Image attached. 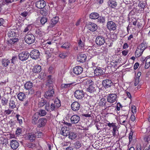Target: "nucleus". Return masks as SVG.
I'll return each mask as SVG.
<instances>
[{
  "label": "nucleus",
  "mask_w": 150,
  "mask_h": 150,
  "mask_svg": "<svg viewBox=\"0 0 150 150\" xmlns=\"http://www.w3.org/2000/svg\"><path fill=\"white\" fill-rule=\"evenodd\" d=\"M25 42L28 44H30L35 41V38L34 36L30 33L27 34L25 37Z\"/></svg>",
  "instance_id": "1"
},
{
  "label": "nucleus",
  "mask_w": 150,
  "mask_h": 150,
  "mask_svg": "<svg viewBox=\"0 0 150 150\" xmlns=\"http://www.w3.org/2000/svg\"><path fill=\"white\" fill-rule=\"evenodd\" d=\"M93 82L92 80L87 81V83H91V84L89 85V87L87 88V90L88 92L90 93H94L95 92L98 87L92 83Z\"/></svg>",
  "instance_id": "2"
},
{
  "label": "nucleus",
  "mask_w": 150,
  "mask_h": 150,
  "mask_svg": "<svg viewBox=\"0 0 150 150\" xmlns=\"http://www.w3.org/2000/svg\"><path fill=\"white\" fill-rule=\"evenodd\" d=\"M54 94V91L53 87L50 86L48 88V91H47L44 95L45 98L47 99H50L51 97L53 96Z\"/></svg>",
  "instance_id": "3"
},
{
  "label": "nucleus",
  "mask_w": 150,
  "mask_h": 150,
  "mask_svg": "<svg viewBox=\"0 0 150 150\" xmlns=\"http://www.w3.org/2000/svg\"><path fill=\"white\" fill-rule=\"evenodd\" d=\"M40 53L38 50H34L30 52V55L33 59H36L40 58Z\"/></svg>",
  "instance_id": "4"
},
{
  "label": "nucleus",
  "mask_w": 150,
  "mask_h": 150,
  "mask_svg": "<svg viewBox=\"0 0 150 150\" xmlns=\"http://www.w3.org/2000/svg\"><path fill=\"white\" fill-rule=\"evenodd\" d=\"M30 54L27 52H22L18 54L19 59L22 61L27 60L29 57Z\"/></svg>",
  "instance_id": "5"
},
{
  "label": "nucleus",
  "mask_w": 150,
  "mask_h": 150,
  "mask_svg": "<svg viewBox=\"0 0 150 150\" xmlns=\"http://www.w3.org/2000/svg\"><path fill=\"white\" fill-rule=\"evenodd\" d=\"M117 97L116 94L114 93L110 94L107 97V101L110 103H113L116 101Z\"/></svg>",
  "instance_id": "6"
},
{
  "label": "nucleus",
  "mask_w": 150,
  "mask_h": 150,
  "mask_svg": "<svg viewBox=\"0 0 150 150\" xmlns=\"http://www.w3.org/2000/svg\"><path fill=\"white\" fill-rule=\"evenodd\" d=\"M107 27L108 29L110 31L114 30L116 29L115 23L112 21H108L107 23Z\"/></svg>",
  "instance_id": "7"
},
{
  "label": "nucleus",
  "mask_w": 150,
  "mask_h": 150,
  "mask_svg": "<svg viewBox=\"0 0 150 150\" xmlns=\"http://www.w3.org/2000/svg\"><path fill=\"white\" fill-rule=\"evenodd\" d=\"M74 95L77 99H81L84 96L83 91L82 90H76L74 93Z\"/></svg>",
  "instance_id": "8"
},
{
  "label": "nucleus",
  "mask_w": 150,
  "mask_h": 150,
  "mask_svg": "<svg viewBox=\"0 0 150 150\" xmlns=\"http://www.w3.org/2000/svg\"><path fill=\"white\" fill-rule=\"evenodd\" d=\"M96 43L99 45H101L104 44L105 42L104 38L102 36H98L96 40Z\"/></svg>",
  "instance_id": "9"
},
{
  "label": "nucleus",
  "mask_w": 150,
  "mask_h": 150,
  "mask_svg": "<svg viewBox=\"0 0 150 150\" xmlns=\"http://www.w3.org/2000/svg\"><path fill=\"white\" fill-rule=\"evenodd\" d=\"M46 3L43 0H40L36 2L35 6L38 8L42 9L45 7Z\"/></svg>",
  "instance_id": "10"
},
{
  "label": "nucleus",
  "mask_w": 150,
  "mask_h": 150,
  "mask_svg": "<svg viewBox=\"0 0 150 150\" xmlns=\"http://www.w3.org/2000/svg\"><path fill=\"white\" fill-rule=\"evenodd\" d=\"M102 84L103 86L105 88H107L111 86V85L112 84V83L110 80L106 79L103 81Z\"/></svg>",
  "instance_id": "11"
},
{
  "label": "nucleus",
  "mask_w": 150,
  "mask_h": 150,
  "mask_svg": "<svg viewBox=\"0 0 150 150\" xmlns=\"http://www.w3.org/2000/svg\"><path fill=\"white\" fill-rule=\"evenodd\" d=\"M54 81L53 78H52L51 75H49L47 77V80L46 81V86H48L49 88H50V86L53 87Z\"/></svg>",
  "instance_id": "12"
},
{
  "label": "nucleus",
  "mask_w": 150,
  "mask_h": 150,
  "mask_svg": "<svg viewBox=\"0 0 150 150\" xmlns=\"http://www.w3.org/2000/svg\"><path fill=\"white\" fill-rule=\"evenodd\" d=\"M83 71V68L80 66H77L74 68L73 72L76 75H79L81 74Z\"/></svg>",
  "instance_id": "13"
},
{
  "label": "nucleus",
  "mask_w": 150,
  "mask_h": 150,
  "mask_svg": "<svg viewBox=\"0 0 150 150\" xmlns=\"http://www.w3.org/2000/svg\"><path fill=\"white\" fill-rule=\"evenodd\" d=\"M71 108L74 111L78 110L80 108V105L79 103L76 101L73 102L71 105Z\"/></svg>",
  "instance_id": "14"
},
{
  "label": "nucleus",
  "mask_w": 150,
  "mask_h": 150,
  "mask_svg": "<svg viewBox=\"0 0 150 150\" xmlns=\"http://www.w3.org/2000/svg\"><path fill=\"white\" fill-rule=\"evenodd\" d=\"M80 119V117L79 116L74 115L71 118V122L72 124H76L79 121Z\"/></svg>",
  "instance_id": "15"
},
{
  "label": "nucleus",
  "mask_w": 150,
  "mask_h": 150,
  "mask_svg": "<svg viewBox=\"0 0 150 150\" xmlns=\"http://www.w3.org/2000/svg\"><path fill=\"white\" fill-rule=\"evenodd\" d=\"M11 147L13 150L16 149L19 146V144L15 140H12L10 143Z\"/></svg>",
  "instance_id": "16"
},
{
  "label": "nucleus",
  "mask_w": 150,
  "mask_h": 150,
  "mask_svg": "<svg viewBox=\"0 0 150 150\" xmlns=\"http://www.w3.org/2000/svg\"><path fill=\"white\" fill-rule=\"evenodd\" d=\"M33 83L30 81L27 82L24 84L25 88L28 90H31L33 93L34 92V90H32V88L33 87Z\"/></svg>",
  "instance_id": "17"
},
{
  "label": "nucleus",
  "mask_w": 150,
  "mask_h": 150,
  "mask_svg": "<svg viewBox=\"0 0 150 150\" xmlns=\"http://www.w3.org/2000/svg\"><path fill=\"white\" fill-rule=\"evenodd\" d=\"M86 56L85 54H80L78 57L77 60L80 62H83L86 61Z\"/></svg>",
  "instance_id": "18"
},
{
  "label": "nucleus",
  "mask_w": 150,
  "mask_h": 150,
  "mask_svg": "<svg viewBox=\"0 0 150 150\" xmlns=\"http://www.w3.org/2000/svg\"><path fill=\"white\" fill-rule=\"evenodd\" d=\"M88 25V28L91 31L93 32L97 30L98 27L95 24L93 23H90Z\"/></svg>",
  "instance_id": "19"
},
{
  "label": "nucleus",
  "mask_w": 150,
  "mask_h": 150,
  "mask_svg": "<svg viewBox=\"0 0 150 150\" xmlns=\"http://www.w3.org/2000/svg\"><path fill=\"white\" fill-rule=\"evenodd\" d=\"M127 117L128 116L127 114H125L124 115H120V122H122V123H120L121 124L125 125L124 124L125 122V121L127 119Z\"/></svg>",
  "instance_id": "20"
},
{
  "label": "nucleus",
  "mask_w": 150,
  "mask_h": 150,
  "mask_svg": "<svg viewBox=\"0 0 150 150\" xmlns=\"http://www.w3.org/2000/svg\"><path fill=\"white\" fill-rule=\"evenodd\" d=\"M69 131L67 129V128L66 127H63L61 129V134L62 135L64 136H68Z\"/></svg>",
  "instance_id": "21"
},
{
  "label": "nucleus",
  "mask_w": 150,
  "mask_h": 150,
  "mask_svg": "<svg viewBox=\"0 0 150 150\" xmlns=\"http://www.w3.org/2000/svg\"><path fill=\"white\" fill-rule=\"evenodd\" d=\"M108 4L109 7L112 8H115L117 6V2L115 0H108Z\"/></svg>",
  "instance_id": "22"
},
{
  "label": "nucleus",
  "mask_w": 150,
  "mask_h": 150,
  "mask_svg": "<svg viewBox=\"0 0 150 150\" xmlns=\"http://www.w3.org/2000/svg\"><path fill=\"white\" fill-rule=\"evenodd\" d=\"M59 20L58 18L55 17L53 18L51 20L50 22V27H53L57 23Z\"/></svg>",
  "instance_id": "23"
},
{
  "label": "nucleus",
  "mask_w": 150,
  "mask_h": 150,
  "mask_svg": "<svg viewBox=\"0 0 150 150\" xmlns=\"http://www.w3.org/2000/svg\"><path fill=\"white\" fill-rule=\"evenodd\" d=\"M42 68L39 65H36L33 68L32 71L34 73H38L41 71Z\"/></svg>",
  "instance_id": "24"
},
{
  "label": "nucleus",
  "mask_w": 150,
  "mask_h": 150,
  "mask_svg": "<svg viewBox=\"0 0 150 150\" xmlns=\"http://www.w3.org/2000/svg\"><path fill=\"white\" fill-rule=\"evenodd\" d=\"M104 73V72L100 68H96L94 71V73L96 76L103 74Z\"/></svg>",
  "instance_id": "25"
},
{
  "label": "nucleus",
  "mask_w": 150,
  "mask_h": 150,
  "mask_svg": "<svg viewBox=\"0 0 150 150\" xmlns=\"http://www.w3.org/2000/svg\"><path fill=\"white\" fill-rule=\"evenodd\" d=\"M47 120L45 118H40L38 120L39 125L38 127H42L44 126Z\"/></svg>",
  "instance_id": "26"
},
{
  "label": "nucleus",
  "mask_w": 150,
  "mask_h": 150,
  "mask_svg": "<svg viewBox=\"0 0 150 150\" xmlns=\"http://www.w3.org/2000/svg\"><path fill=\"white\" fill-rule=\"evenodd\" d=\"M40 14L43 16H47L48 13V10L47 7H45L41 9L40 11Z\"/></svg>",
  "instance_id": "27"
},
{
  "label": "nucleus",
  "mask_w": 150,
  "mask_h": 150,
  "mask_svg": "<svg viewBox=\"0 0 150 150\" xmlns=\"http://www.w3.org/2000/svg\"><path fill=\"white\" fill-rule=\"evenodd\" d=\"M99 17V14L96 12H93L91 13L89 15L90 18L92 19H97Z\"/></svg>",
  "instance_id": "28"
},
{
  "label": "nucleus",
  "mask_w": 150,
  "mask_h": 150,
  "mask_svg": "<svg viewBox=\"0 0 150 150\" xmlns=\"http://www.w3.org/2000/svg\"><path fill=\"white\" fill-rule=\"evenodd\" d=\"M68 136L69 138L72 140L75 139L77 136V134L75 132H70Z\"/></svg>",
  "instance_id": "29"
},
{
  "label": "nucleus",
  "mask_w": 150,
  "mask_h": 150,
  "mask_svg": "<svg viewBox=\"0 0 150 150\" xmlns=\"http://www.w3.org/2000/svg\"><path fill=\"white\" fill-rule=\"evenodd\" d=\"M1 63L2 65L5 67H7L10 63V61L8 59H4L2 60Z\"/></svg>",
  "instance_id": "30"
},
{
  "label": "nucleus",
  "mask_w": 150,
  "mask_h": 150,
  "mask_svg": "<svg viewBox=\"0 0 150 150\" xmlns=\"http://www.w3.org/2000/svg\"><path fill=\"white\" fill-rule=\"evenodd\" d=\"M144 51L142 50H140L138 47L136 50L135 51V56L136 57H140L143 53Z\"/></svg>",
  "instance_id": "31"
},
{
  "label": "nucleus",
  "mask_w": 150,
  "mask_h": 150,
  "mask_svg": "<svg viewBox=\"0 0 150 150\" xmlns=\"http://www.w3.org/2000/svg\"><path fill=\"white\" fill-rule=\"evenodd\" d=\"M97 19V22L99 23L103 24L105 23V17L99 16Z\"/></svg>",
  "instance_id": "32"
},
{
  "label": "nucleus",
  "mask_w": 150,
  "mask_h": 150,
  "mask_svg": "<svg viewBox=\"0 0 150 150\" xmlns=\"http://www.w3.org/2000/svg\"><path fill=\"white\" fill-rule=\"evenodd\" d=\"M38 116L37 113L35 114L32 117V123L34 124H36L37 120L38 119Z\"/></svg>",
  "instance_id": "33"
},
{
  "label": "nucleus",
  "mask_w": 150,
  "mask_h": 150,
  "mask_svg": "<svg viewBox=\"0 0 150 150\" xmlns=\"http://www.w3.org/2000/svg\"><path fill=\"white\" fill-rule=\"evenodd\" d=\"M16 34L15 32L13 31L9 30L7 33V35L9 38H11L15 37Z\"/></svg>",
  "instance_id": "34"
},
{
  "label": "nucleus",
  "mask_w": 150,
  "mask_h": 150,
  "mask_svg": "<svg viewBox=\"0 0 150 150\" xmlns=\"http://www.w3.org/2000/svg\"><path fill=\"white\" fill-rule=\"evenodd\" d=\"M18 98L20 100H23L25 97V94L22 92L19 93L17 95Z\"/></svg>",
  "instance_id": "35"
},
{
  "label": "nucleus",
  "mask_w": 150,
  "mask_h": 150,
  "mask_svg": "<svg viewBox=\"0 0 150 150\" xmlns=\"http://www.w3.org/2000/svg\"><path fill=\"white\" fill-rule=\"evenodd\" d=\"M38 115L40 116H43L47 114V112L44 110L40 109L39 111L36 113Z\"/></svg>",
  "instance_id": "36"
},
{
  "label": "nucleus",
  "mask_w": 150,
  "mask_h": 150,
  "mask_svg": "<svg viewBox=\"0 0 150 150\" xmlns=\"http://www.w3.org/2000/svg\"><path fill=\"white\" fill-rule=\"evenodd\" d=\"M78 45L79 47L82 49L83 48L84 46V40L83 39L81 40L80 39L78 41Z\"/></svg>",
  "instance_id": "37"
},
{
  "label": "nucleus",
  "mask_w": 150,
  "mask_h": 150,
  "mask_svg": "<svg viewBox=\"0 0 150 150\" xmlns=\"http://www.w3.org/2000/svg\"><path fill=\"white\" fill-rule=\"evenodd\" d=\"M73 83H70L67 84L63 83L61 85V87L62 88H67L71 87V85Z\"/></svg>",
  "instance_id": "38"
},
{
  "label": "nucleus",
  "mask_w": 150,
  "mask_h": 150,
  "mask_svg": "<svg viewBox=\"0 0 150 150\" xmlns=\"http://www.w3.org/2000/svg\"><path fill=\"white\" fill-rule=\"evenodd\" d=\"M28 137L30 140L31 141H33L35 139L36 137L35 134L30 133Z\"/></svg>",
  "instance_id": "39"
},
{
  "label": "nucleus",
  "mask_w": 150,
  "mask_h": 150,
  "mask_svg": "<svg viewBox=\"0 0 150 150\" xmlns=\"http://www.w3.org/2000/svg\"><path fill=\"white\" fill-rule=\"evenodd\" d=\"M150 66V57L146 59V63L145 66V68L146 69H148Z\"/></svg>",
  "instance_id": "40"
},
{
  "label": "nucleus",
  "mask_w": 150,
  "mask_h": 150,
  "mask_svg": "<svg viewBox=\"0 0 150 150\" xmlns=\"http://www.w3.org/2000/svg\"><path fill=\"white\" fill-rule=\"evenodd\" d=\"M9 107L12 109H14L16 107L15 102L13 100L11 99L10 101Z\"/></svg>",
  "instance_id": "41"
},
{
  "label": "nucleus",
  "mask_w": 150,
  "mask_h": 150,
  "mask_svg": "<svg viewBox=\"0 0 150 150\" xmlns=\"http://www.w3.org/2000/svg\"><path fill=\"white\" fill-rule=\"evenodd\" d=\"M1 102L2 105L5 106L7 105L8 102V100L4 97H2L1 99Z\"/></svg>",
  "instance_id": "42"
},
{
  "label": "nucleus",
  "mask_w": 150,
  "mask_h": 150,
  "mask_svg": "<svg viewBox=\"0 0 150 150\" xmlns=\"http://www.w3.org/2000/svg\"><path fill=\"white\" fill-rule=\"evenodd\" d=\"M68 55V53L67 52H63L60 54L59 55V57L62 59H64L66 58Z\"/></svg>",
  "instance_id": "43"
},
{
  "label": "nucleus",
  "mask_w": 150,
  "mask_h": 150,
  "mask_svg": "<svg viewBox=\"0 0 150 150\" xmlns=\"http://www.w3.org/2000/svg\"><path fill=\"white\" fill-rule=\"evenodd\" d=\"M47 101L44 99L41 100L39 103V105L40 107H42L44 106L46 104Z\"/></svg>",
  "instance_id": "44"
},
{
  "label": "nucleus",
  "mask_w": 150,
  "mask_h": 150,
  "mask_svg": "<svg viewBox=\"0 0 150 150\" xmlns=\"http://www.w3.org/2000/svg\"><path fill=\"white\" fill-rule=\"evenodd\" d=\"M146 3L145 1L143 2L142 3H139L138 5V6L144 9L145 7L146 6Z\"/></svg>",
  "instance_id": "45"
},
{
  "label": "nucleus",
  "mask_w": 150,
  "mask_h": 150,
  "mask_svg": "<svg viewBox=\"0 0 150 150\" xmlns=\"http://www.w3.org/2000/svg\"><path fill=\"white\" fill-rule=\"evenodd\" d=\"M106 103V100L104 98H102L99 102V105L104 106L105 105Z\"/></svg>",
  "instance_id": "46"
},
{
  "label": "nucleus",
  "mask_w": 150,
  "mask_h": 150,
  "mask_svg": "<svg viewBox=\"0 0 150 150\" xmlns=\"http://www.w3.org/2000/svg\"><path fill=\"white\" fill-rule=\"evenodd\" d=\"M47 19L46 17H42L40 20V23L41 24L44 25L47 21Z\"/></svg>",
  "instance_id": "47"
},
{
  "label": "nucleus",
  "mask_w": 150,
  "mask_h": 150,
  "mask_svg": "<svg viewBox=\"0 0 150 150\" xmlns=\"http://www.w3.org/2000/svg\"><path fill=\"white\" fill-rule=\"evenodd\" d=\"M53 103L56 105V107H57V108L60 107L61 105L60 100L58 99L55 100Z\"/></svg>",
  "instance_id": "48"
},
{
  "label": "nucleus",
  "mask_w": 150,
  "mask_h": 150,
  "mask_svg": "<svg viewBox=\"0 0 150 150\" xmlns=\"http://www.w3.org/2000/svg\"><path fill=\"white\" fill-rule=\"evenodd\" d=\"M45 54L46 55V57L47 59H48L51 57V52H50L49 51H46L45 52Z\"/></svg>",
  "instance_id": "49"
},
{
  "label": "nucleus",
  "mask_w": 150,
  "mask_h": 150,
  "mask_svg": "<svg viewBox=\"0 0 150 150\" xmlns=\"http://www.w3.org/2000/svg\"><path fill=\"white\" fill-rule=\"evenodd\" d=\"M70 46V44L68 42H67L64 43L61 46V47L65 49H67L69 48Z\"/></svg>",
  "instance_id": "50"
},
{
  "label": "nucleus",
  "mask_w": 150,
  "mask_h": 150,
  "mask_svg": "<svg viewBox=\"0 0 150 150\" xmlns=\"http://www.w3.org/2000/svg\"><path fill=\"white\" fill-rule=\"evenodd\" d=\"M138 47L140 50H142L143 51L146 48L145 44L143 42L140 44Z\"/></svg>",
  "instance_id": "51"
},
{
  "label": "nucleus",
  "mask_w": 150,
  "mask_h": 150,
  "mask_svg": "<svg viewBox=\"0 0 150 150\" xmlns=\"http://www.w3.org/2000/svg\"><path fill=\"white\" fill-rule=\"evenodd\" d=\"M16 118L17 119V120L19 122L20 124H21L22 123V120L21 119L22 118L19 115H17L16 116Z\"/></svg>",
  "instance_id": "52"
},
{
  "label": "nucleus",
  "mask_w": 150,
  "mask_h": 150,
  "mask_svg": "<svg viewBox=\"0 0 150 150\" xmlns=\"http://www.w3.org/2000/svg\"><path fill=\"white\" fill-rule=\"evenodd\" d=\"M53 103H52L50 105V110L51 111L56 110L58 108Z\"/></svg>",
  "instance_id": "53"
},
{
  "label": "nucleus",
  "mask_w": 150,
  "mask_h": 150,
  "mask_svg": "<svg viewBox=\"0 0 150 150\" xmlns=\"http://www.w3.org/2000/svg\"><path fill=\"white\" fill-rule=\"evenodd\" d=\"M45 109L48 112H50V104L49 103H47L45 104Z\"/></svg>",
  "instance_id": "54"
},
{
  "label": "nucleus",
  "mask_w": 150,
  "mask_h": 150,
  "mask_svg": "<svg viewBox=\"0 0 150 150\" xmlns=\"http://www.w3.org/2000/svg\"><path fill=\"white\" fill-rule=\"evenodd\" d=\"M36 137L38 138H41L43 136V133L40 132H38L35 133Z\"/></svg>",
  "instance_id": "55"
},
{
  "label": "nucleus",
  "mask_w": 150,
  "mask_h": 150,
  "mask_svg": "<svg viewBox=\"0 0 150 150\" xmlns=\"http://www.w3.org/2000/svg\"><path fill=\"white\" fill-rule=\"evenodd\" d=\"M74 145L76 149L79 148L81 146V143L79 141H77L75 143Z\"/></svg>",
  "instance_id": "56"
},
{
  "label": "nucleus",
  "mask_w": 150,
  "mask_h": 150,
  "mask_svg": "<svg viewBox=\"0 0 150 150\" xmlns=\"http://www.w3.org/2000/svg\"><path fill=\"white\" fill-rule=\"evenodd\" d=\"M22 132V129L20 128H19V127H18L17 129V130L16 131V134L17 135H19L21 134Z\"/></svg>",
  "instance_id": "57"
},
{
  "label": "nucleus",
  "mask_w": 150,
  "mask_h": 150,
  "mask_svg": "<svg viewBox=\"0 0 150 150\" xmlns=\"http://www.w3.org/2000/svg\"><path fill=\"white\" fill-rule=\"evenodd\" d=\"M4 3L7 5L13 2L14 0H4Z\"/></svg>",
  "instance_id": "58"
},
{
  "label": "nucleus",
  "mask_w": 150,
  "mask_h": 150,
  "mask_svg": "<svg viewBox=\"0 0 150 150\" xmlns=\"http://www.w3.org/2000/svg\"><path fill=\"white\" fill-rule=\"evenodd\" d=\"M139 81V77H136L135 80V81L134 82V85L135 86H137Z\"/></svg>",
  "instance_id": "59"
},
{
  "label": "nucleus",
  "mask_w": 150,
  "mask_h": 150,
  "mask_svg": "<svg viewBox=\"0 0 150 150\" xmlns=\"http://www.w3.org/2000/svg\"><path fill=\"white\" fill-rule=\"evenodd\" d=\"M131 110L132 113L134 114L136 112V108L134 106H132L131 107Z\"/></svg>",
  "instance_id": "60"
},
{
  "label": "nucleus",
  "mask_w": 150,
  "mask_h": 150,
  "mask_svg": "<svg viewBox=\"0 0 150 150\" xmlns=\"http://www.w3.org/2000/svg\"><path fill=\"white\" fill-rule=\"evenodd\" d=\"M122 107V105L120 103H118L117 104L116 106V109L117 110H120V107Z\"/></svg>",
  "instance_id": "61"
},
{
  "label": "nucleus",
  "mask_w": 150,
  "mask_h": 150,
  "mask_svg": "<svg viewBox=\"0 0 150 150\" xmlns=\"http://www.w3.org/2000/svg\"><path fill=\"white\" fill-rule=\"evenodd\" d=\"M29 100H25L23 103L24 106H28L29 105Z\"/></svg>",
  "instance_id": "62"
},
{
  "label": "nucleus",
  "mask_w": 150,
  "mask_h": 150,
  "mask_svg": "<svg viewBox=\"0 0 150 150\" xmlns=\"http://www.w3.org/2000/svg\"><path fill=\"white\" fill-rule=\"evenodd\" d=\"M28 14V13L27 12L24 11L22 13L21 15L23 17H25Z\"/></svg>",
  "instance_id": "63"
},
{
  "label": "nucleus",
  "mask_w": 150,
  "mask_h": 150,
  "mask_svg": "<svg viewBox=\"0 0 150 150\" xmlns=\"http://www.w3.org/2000/svg\"><path fill=\"white\" fill-rule=\"evenodd\" d=\"M12 111L13 110L8 109V110H5V112L6 114L9 115L10 114Z\"/></svg>",
  "instance_id": "64"
}]
</instances>
